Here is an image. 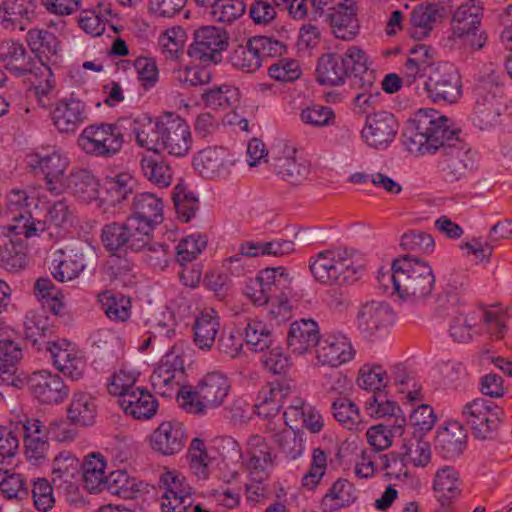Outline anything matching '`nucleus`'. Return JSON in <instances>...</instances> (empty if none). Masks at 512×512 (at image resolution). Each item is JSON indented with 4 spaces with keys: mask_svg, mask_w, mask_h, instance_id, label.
<instances>
[{
    "mask_svg": "<svg viewBox=\"0 0 512 512\" xmlns=\"http://www.w3.org/2000/svg\"><path fill=\"white\" fill-rule=\"evenodd\" d=\"M105 488L110 493L126 499L134 498L135 493L139 491L136 488L135 480L131 479L123 470L111 472L106 478Z\"/></svg>",
    "mask_w": 512,
    "mask_h": 512,
    "instance_id": "obj_55",
    "label": "nucleus"
},
{
    "mask_svg": "<svg viewBox=\"0 0 512 512\" xmlns=\"http://www.w3.org/2000/svg\"><path fill=\"white\" fill-rule=\"evenodd\" d=\"M190 468L193 473L201 479H206L209 475L208 464L209 456L206 451L205 443L200 438H194L189 447Z\"/></svg>",
    "mask_w": 512,
    "mask_h": 512,
    "instance_id": "obj_59",
    "label": "nucleus"
},
{
    "mask_svg": "<svg viewBox=\"0 0 512 512\" xmlns=\"http://www.w3.org/2000/svg\"><path fill=\"white\" fill-rule=\"evenodd\" d=\"M483 8L476 0L461 4L452 15V35H463L464 32L481 26Z\"/></svg>",
    "mask_w": 512,
    "mask_h": 512,
    "instance_id": "obj_37",
    "label": "nucleus"
},
{
    "mask_svg": "<svg viewBox=\"0 0 512 512\" xmlns=\"http://www.w3.org/2000/svg\"><path fill=\"white\" fill-rule=\"evenodd\" d=\"M219 328L220 321L218 316L202 313L193 324L195 345L203 351H209L215 343Z\"/></svg>",
    "mask_w": 512,
    "mask_h": 512,
    "instance_id": "obj_39",
    "label": "nucleus"
},
{
    "mask_svg": "<svg viewBox=\"0 0 512 512\" xmlns=\"http://www.w3.org/2000/svg\"><path fill=\"white\" fill-rule=\"evenodd\" d=\"M35 4L32 0H4L0 7V14L5 22H11L25 30L27 23L34 14Z\"/></svg>",
    "mask_w": 512,
    "mask_h": 512,
    "instance_id": "obj_44",
    "label": "nucleus"
},
{
    "mask_svg": "<svg viewBox=\"0 0 512 512\" xmlns=\"http://www.w3.org/2000/svg\"><path fill=\"white\" fill-rule=\"evenodd\" d=\"M85 118V105L78 100L61 101L52 112V120L56 126L81 125Z\"/></svg>",
    "mask_w": 512,
    "mask_h": 512,
    "instance_id": "obj_48",
    "label": "nucleus"
},
{
    "mask_svg": "<svg viewBox=\"0 0 512 512\" xmlns=\"http://www.w3.org/2000/svg\"><path fill=\"white\" fill-rule=\"evenodd\" d=\"M328 17L336 38L349 41L358 34L359 25L353 0H346L333 7Z\"/></svg>",
    "mask_w": 512,
    "mask_h": 512,
    "instance_id": "obj_20",
    "label": "nucleus"
},
{
    "mask_svg": "<svg viewBox=\"0 0 512 512\" xmlns=\"http://www.w3.org/2000/svg\"><path fill=\"white\" fill-rule=\"evenodd\" d=\"M254 37L247 41L246 45L237 46L230 54L229 61L237 69L253 73L261 67L259 50L254 47Z\"/></svg>",
    "mask_w": 512,
    "mask_h": 512,
    "instance_id": "obj_47",
    "label": "nucleus"
},
{
    "mask_svg": "<svg viewBox=\"0 0 512 512\" xmlns=\"http://www.w3.org/2000/svg\"><path fill=\"white\" fill-rule=\"evenodd\" d=\"M26 265V247L19 240H14L0 229V267L7 271L17 272Z\"/></svg>",
    "mask_w": 512,
    "mask_h": 512,
    "instance_id": "obj_34",
    "label": "nucleus"
},
{
    "mask_svg": "<svg viewBox=\"0 0 512 512\" xmlns=\"http://www.w3.org/2000/svg\"><path fill=\"white\" fill-rule=\"evenodd\" d=\"M144 177L158 187H167L172 181V170L161 153L142 154L140 160Z\"/></svg>",
    "mask_w": 512,
    "mask_h": 512,
    "instance_id": "obj_36",
    "label": "nucleus"
},
{
    "mask_svg": "<svg viewBox=\"0 0 512 512\" xmlns=\"http://www.w3.org/2000/svg\"><path fill=\"white\" fill-rule=\"evenodd\" d=\"M341 58V65H345L346 77L351 79V83L356 88H371L376 80L374 70L367 66V57L363 50L356 46L347 49Z\"/></svg>",
    "mask_w": 512,
    "mask_h": 512,
    "instance_id": "obj_18",
    "label": "nucleus"
},
{
    "mask_svg": "<svg viewBox=\"0 0 512 512\" xmlns=\"http://www.w3.org/2000/svg\"><path fill=\"white\" fill-rule=\"evenodd\" d=\"M185 441L183 425L175 421L162 422L150 435L151 448L165 456L179 453Z\"/></svg>",
    "mask_w": 512,
    "mask_h": 512,
    "instance_id": "obj_17",
    "label": "nucleus"
},
{
    "mask_svg": "<svg viewBox=\"0 0 512 512\" xmlns=\"http://www.w3.org/2000/svg\"><path fill=\"white\" fill-rule=\"evenodd\" d=\"M185 31L180 27L167 29L159 38V44L166 54V58L177 59L182 52L185 43Z\"/></svg>",
    "mask_w": 512,
    "mask_h": 512,
    "instance_id": "obj_61",
    "label": "nucleus"
},
{
    "mask_svg": "<svg viewBox=\"0 0 512 512\" xmlns=\"http://www.w3.org/2000/svg\"><path fill=\"white\" fill-rule=\"evenodd\" d=\"M159 486L163 489V494L171 495L177 502V506L172 511H187L192 505L191 487L186 483L185 478L176 475L173 472H166L160 476ZM171 509V507H169Z\"/></svg>",
    "mask_w": 512,
    "mask_h": 512,
    "instance_id": "obj_38",
    "label": "nucleus"
},
{
    "mask_svg": "<svg viewBox=\"0 0 512 512\" xmlns=\"http://www.w3.org/2000/svg\"><path fill=\"white\" fill-rule=\"evenodd\" d=\"M326 469V453L320 448L314 449L310 469L302 478L303 486L309 490L315 489L323 478Z\"/></svg>",
    "mask_w": 512,
    "mask_h": 512,
    "instance_id": "obj_63",
    "label": "nucleus"
},
{
    "mask_svg": "<svg viewBox=\"0 0 512 512\" xmlns=\"http://www.w3.org/2000/svg\"><path fill=\"white\" fill-rule=\"evenodd\" d=\"M28 165L36 174L44 175L47 189L55 195L64 191L61 178L69 165V159L59 149L51 148L50 152L36 151L28 156Z\"/></svg>",
    "mask_w": 512,
    "mask_h": 512,
    "instance_id": "obj_7",
    "label": "nucleus"
},
{
    "mask_svg": "<svg viewBox=\"0 0 512 512\" xmlns=\"http://www.w3.org/2000/svg\"><path fill=\"white\" fill-rule=\"evenodd\" d=\"M461 484L460 473L453 466H442L435 472L432 488L442 510L449 512L460 498Z\"/></svg>",
    "mask_w": 512,
    "mask_h": 512,
    "instance_id": "obj_16",
    "label": "nucleus"
},
{
    "mask_svg": "<svg viewBox=\"0 0 512 512\" xmlns=\"http://www.w3.org/2000/svg\"><path fill=\"white\" fill-rule=\"evenodd\" d=\"M23 429L29 457L36 460L44 458L49 441V425L37 418H30L23 423Z\"/></svg>",
    "mask_w": 512,
    "mask_h": 512,
    "instance_id": "obj_31",
    "label": "nucleus"
},
{
    "mask_svg": "<svg viewBox=\"0 0 512 512\" xmlns=\"http://www.w3.org/2000/svg\"><path fill=\"white\" fill-rule=\"evenodd\" d=\"M458 131L450 130L440 147L443 150L442 170L451 180L461 179L474 165L470 148L459 139Z\"/></svg>",
    "mask_w": 512,
    "mask_h": 512,
    "instance_id": "obj_8",
    "label": "nucleus"
},
{
    "mask_svg": "<svg viewBox=\"0 0 512 512\" xmlns=\"http://www.w3.org/2000/svg\"><path fill=\"white\" fill-rule=\"evenodd\" d=\"M106 462L100 454H91L81 465L82 479L85 488L90 492H97L105 488Z\"/></svg>",
    "mask_w": 512,
    "mask_h": 512,
    "instance_id": "obj_43",
    "label": "nucleus"
},
{
    "mask_svg": "<svg viewBox=\"0 0 512 512\" xmlns=\"http://www.w3.org/2000/svg\"><path fill=\"white\" fill-rule=\"evenodd\" d=\"M467 433L458 422L449 424L437 432L435 450L444 459L458 458L466 447Z\"/></svg>",
    "mask_w": 512,
    "mask_h": 512,
    "instance_id": "obj_23",
    "label": "nucleus"
},
{
    "mask_svg": "<svg viewBox=\"0 0 512 512\" xmlns=\"http://www.w3.org/2000/svg\"><path fill=\"white\" fill-rule=\"evenodd\" d=\"M0 62L16 77L40 74L34 58L28 55L23 44L12 39L0 43Z\"/></svg>",
    "mask_w": 512,
    "mask_h": 512,
    "instance_id": "obj_15",
    "label": "nucleus"
},
{
    "mask_svg": "<svg viewBox=\"0 0 512 512\" xmlns=\"http://www.w3.org/2000/svg\"><path fill=\"white\" fill-rule=\"evenodd\" d=\"M450 130H404L402 142L406 149L416 156L433 154L443 145Z\"/></svg>",
    "mask_w": 512,
    "mask_h": 512,
    "instance_id": "obj_21",
    "label": "nucleus"
},
{
    "mask_svg": "<svg viewBox=\"0 0 512 512\" xmlns=\"http://www.w3.org/2000/svg\"><path fill=\"white\" fill-rule=\"evenodd\" d=\"M331 410L334 418L348 430L356 429L361 422L358 407L346 397L335 399L332 402Z\"/></svg>",
    "mask_w": 512,
    "mask_h": 512,
    "instance_id": "obj_52",
    "label": "nucleus"
},
{
    "mask_svg": "<svg viewBox=\"0 0 512 512\" xmlns=\"http://www.w3.org/2000/svg\"><path fill=\"white\" fill-rule=\"evenodd\" d=\"M172 200L179 219L189 222L199 208V199L188 189L185 182L180 181L173 190Z\"/></svg>",
    "mask_w": 512,
    "mask_h": 512,
    "instance_id": "obj_46",
    "label": "nucleus"
},
{
    "mask_svg": "<svg viewBox=\"0 0 512 512\" xmlns=\"http://www.w3.org/2000/svg\"><path fill=\"white\" fill-rule=\"evenodd\" d=\"M67 189L77 199L89 203L99 196V181L90 170L73 169L66 178L64 189Z\"/></svg>",
    "mask_w": 512,
    "mask_h": 512,
    "instance_id": "obj_28",
    "label": "nucleus"
},
{
    "mask_svg": "<svg viewBox=\"0 0 512 512\" xmlns=\"http://www.w3.org/2000/svg\"><path fill=\"white\" fill-rule=\"evenodd\" d=\"M443 316L450 318L449 332L454 341L467 343L472 339V324L466 315L465 307L452 295L445 306L440 305Z\"/></svg>",
    "mask_w": 512,
    "mask_h": 512,
    "instance_id": "obj_25",
    "label": "nucleus"
},
{
    "mask_svg": "<svg viewBox=\"0 0 512 512\" xmlns=\"http://www.w3.org/2000/svg\"><path fill=\"white\" fill-rule=\"evenodd\" d=\"M353 357L352 345L344 337L329 335L321 339L316 348V358L322 365L338 367Z\"/></svg>",
    "mask_w": 512,
    "mask_h": 512,
    "instance_id": "obj_22",
    "label": "nucleus"
},
{
    "mask_svg": "<svg viewBox=\"0 0 512 512\" xmlns=\"http://www.w3.org/2000/svg\"><path fill=\"white\" fill-rule=\"evenodd\" d=\"M345 65L336 54H324L317 62L316 79L322 85L338 86L344 83L346 77Z\"/></svg>",
    "mask_w": 512,
    "mask_h": 512,
    "instance_id": "obj_40",
    "label": "nucleus"
},
{
    "mask_svg": "<svg viewBox=\"0 0 512 512\" xmlns=\"http://www.w3.org/2000/svg\"><path fill=\"white\" fill-rule=\"evenodd\" d=\"M105 314L111 320L125 321L130 315V301L124 296L117 297L110 291H104L99 295Z\"/></svg>",
    "mask_w": 512,
    "mask_h": 512,
    "instance_id": "obj_57",
    "label": "nucleus"
},
{
    "mask_svg": "<svg viewBox=\"0 0 512 512\" xmlns=\"http://www.w3.org/2000/svg\"><path fill=\"white\" fill-rule=\"evenodd\" d=\"M245 341L253 351L263 352L273 343L271 330L262 321L251 320L245 328Z\"/></svg>",
    "mask_w": 512,
    "mask_h": 512,
    "instance_id": "obj_51",
    "label": "nucleus"
},
{
    "mask_svg": "<svg viewBox=\"0 0 512 512\" xmlns=\"http://www.w3.org/2000/svg\"><path fill=\"white\" fill-rule=\"evenodd\" d=\"M290 283L291 279L282 266L263 269L255 279V284H261L265 288L270 287L271 292L284 303L287 302L290 294Z\"/></svg>",
    "mask_w": 512,
    "mask_h": 512,
    "instance_id": "obj_42",
    "label": "nucleus"
},
{
    "mask_svg": "<svg viewBox=\"0 0 512 512\" xmlns=\"http://www.w3.org/2000/svg\"><path fill=\"white\" fill-rule=\"evenodd\" d=\"M28 387L34 398L46 405L64 402L70 392L59 375L46 370L32 373L28 378Z\"/></svg>",
    "mask_w": 512,
    "mask_h": 512,
    "instance_id": "obj_10",
    "label": "nucleus"
},
{
    "mask_svg": "<svg viewBox=\"0 0 512 512\" xmlns=\"http://www.w3.org/2000/svg\"><path fill=\"white\" fill-rule=\"evenodd\" d=\"M228 46L226 33L212 26L201 27L195 31L194 43L189 47L188 54L204 62L217 63L221 60V52Z\"/></svg>",
    "mask_w": 512,
    "mask_h": 512,
    "instance_id": "obj_12",
    "label": "nucleus"
},
{
    "mask_svg": "<svg viewBox=\"0 0 512 512\" xmlns=\"http://www.w3.org/2000/svg\"><path fill=\"white\" fill-rule=\"evenodd\" d=\"M193 165L203 178L225 179L231 174L235 160L227 149L215 146L198 152L193 159Z\"/></svg>",
    "mask_w": 512,
    "mask_h": 512,
    "instance_id": "obj_13",
    "label": "nucleus"
},
{
    "mask_svg": "<svg viewBox=\"0 0 512 512\" xmlns=\"http://www.w3.org/2000/svg\"><path fill=\"white\" fill-rule=\"evenodd\" d=\"M443 7L437 3L420 4L416 6L410 17L409 33L412 38L422 40L427 37L438 19L442 18Z\"/></svg>",
    "mask_w": 512,
    "mask_h": 512,
    "instance_id": "obj_29",
    "label": "nucleus"
},
{
    "mask_svg": "<svg viewBox=\"0 0 512 512\" xmlns=\"http://www.w3.org/2000/svg\"><path fill=\"white\" fill-rule=\"evenodd\" d=\"M69 420L76 425H91L96 416L94 398L85 392H76L67 408Z\"/></svg>",
    "mask_w": 512,
    "mask_h": 512,
    "instance_id": "obj_41",
    "label": "nucleus"
},
{
    "mask_svg": "<svg viewBox=\"0 0 512 512\" xmlns=\"http://www.w3.org/2000/svg\"><path fill=\"white\" fill-rule=\"evenodd\" d=\"M26 41L31 51L35 53L36 57L39 59L40 66L38 70L40 75L51 77L52 70L45 63L42 55L47 57L48 55L57 54L58 41L56 36L50 31L33 28L28 30Z\"/></svg>",
    "mask_w": 512,
    "mask_h": 512,
    "instance_id": "obj_26",
    "label": "nucleus"
},
{
    "mask_svg": "<svg viewBox=\"0 0 512 512\" xmlns=\"http://www.w3.org/2000/svg\"><path fill=\"white\" fill-rule=\"evenodd\" d=\"M390 308L383 302L371 301L357 312V327L366 337L374 335L390 319Z\"/></svg>",
    "mask_w": 512,
    "mask_h": 512,
    "instance_id": "obj_27",
    "label": "nucleus"
},
{
    "mask_svg": "<svg viewBox=\"0 0 512 512\" xmlns=\"http://www.w3.org/2000/svg\"><path fill=\"white\" fill-rule=\"evenodd\" d=\"M112 15L110 4L99 3L94 9L83 11L78 19L79 26L88 34L100 36L105 31L107 16Z\"/></svg>",
    "mask_w": 512,
    "mask_h": 512,
    "instance_id": "obj_49",
    "label": "nucleus"
},
{
    "mask_svg": "<svg viewBox=\"0 0 512 512\" xmlns=\"http://www.w3.org/2000/svg\"><path fill=\"white\" fill-rule=\"evenodd\" d=\"M313 277L323 284L343 285L354 280L356 269L346 250H325L310 258Z\"/></svg>",
    "mask_w": 512,
    "mask_h": 512,
    "instance_id": "obj_4",
    "label": "nucleus"
},
{
    "mask_svg": "<svg viewBox=\"0 0 512 512\" xmlns=\"http://www.w3.org/2000/svg\"><path fill=\"white\" fill-rule=\"evenodd\" d=\"M386 378L387 373L381 366L366 364L359 371L357 384L362 389L373 391V394L381 393L386 387Z\"/></svg>",
    "mask_w": 512,
    "mask_h": 512,
    "instance_id": "obj_56",
    "label": "nucleus"
},
{
    "mask_svg": "<svg viewBox=\"0 0 512 512\" xmlns=\"http://www.w3.org/2000/svg\"><path fill=\"white\" fill-rule=\"evenodd\" d=\"M230 389V381L224 373L209 372L193 389L180 390L181 406L188 413L204 415L208 410L222 406Z\"/></svg>",
    "mask_w": 512,
    "mask_h": 512,
    "instance_id": "obj_1",
    "label": "nucleus"
},
{
    "mask_svg": "<svg viewBox=\"0 0 512 512\" xmlns=\"http://www.w3.org/2000/svg\"><path fill=\"white\" fill-rule=\"evenodd\" d=\"M410 128H451L455 125L453 119L432 108H421L408 120Z\"/></svg>",
    "mask_w": 512,
    "mask_h": 512,
    "instance_id": "obj_50",
    "label": "nucleus"
},
{
    "mask_svg": "<svg viewBox=\"0 0 512 512\" xmlns=\"http://www.w3.org/2000/svg\"><path fill=\"white\" fill-rule=\"evenodd\" d=\"M358 498L355 486L344 478H338L321 500L323 511H335L353 504Z\"/></svg>",
    "mask_w": 512,
    "mask_h": 512,
    "instance_id": "obj_33",
    "label": "nucleus"
},
{
    "mask_svg": "<svg viewBox=\"0 0 512 512\" xmlns=\"http://www.w3.org/2000/svg\"><path fill=\"white\" fill-rule=\"evenodd\" d=\"M237 90L230 85L215 86L202 94L205 105L212 109L228 107L237 98Z\"/></svg>",
    "mask_w": 512,
    "mask_h": 512,
    "instance_id": "obj_64",
    "label": "nucleus"
},
{
    "mask_svg": "<svg viewBox=\"0 0 512 512\" xmlns=\"http://www.w3.org/2000/svg\"><path fill=\"white\" fill-rule=\"evenodd\" d=\"M119 405L127 415L135 419H151L158 410V401L148 390L136 388L119 398Z\"/></svg>",
    "mask_w": 512,
    "mask_h": 512,
    "instance_id": "obj_24",
    "label": "nucleus"
},
{
    "mask_svg": "<svg viewBox=\"0 0 512 512\" xmlns=\"http://www.w3.org/2000/svg\"><path fill=\"white\" fill-rule=\"evenodd\" d=\"M77 144L86 154L107 158L121 150L123 135L119 130H83Z\"/></svg>",
    "mask_w": 512,
    "mask_h": 512,
    "instance_id": "obj_14",
    "label": "nucleus"
},
{
    "mask_svg": "<svg viewBox=\"0 0 512 512\" xmlns=\"http://www.w3.org/2000/svg\"><path fill=\"white\" fill-rule=\"evenodd\" d=\"M104 273L111 282L126 286L132 282V265L127 259L112 256L104 267Z\"/></svg>",
    "mask_w": 512,
    "mask_h": 512,
    "instance_id": "obj_62",
    "label": "nucleus"
},
{
    "mask_svg": "<svg viewBox=\"0 0 512 512\" xmlns=\"http://www.w3.org/2000/svg\"><path fill=\"white\" fill-rule=\"evenodd\" d=\"M21 349L9 339H0V384L20 387L22 379L15 376L16 363L21 358Z\"/></svg>",
    "mask_w": 512,
    "mask_h": 512,
    "instance_id": "obj_32",
    "label": "nucleus"
},
{
    "mask_svg": "<svg viewBox=\"0 0 512 512\" xmlns=\"http://www.w3.org/2000/svg\"><path fill=\"white\" fill-rule=\"evenodd\" d=\"M428 96L434 101L454 103L461 96V81L457 70L449 63H438L425 83Z\"/></svg>",
    "mask_w": 512,
    "mask_h": 512,
    "instance_id": "obj_9",
    "label": "nucleus"
},
{
    "mask_svg": "<svg viewBox=\"0 0 512 512\" xmlns=\"http://www.w3.org/2000/svg\"><path fill=\"white\" fill-rule=\"evenodd\" d=\"M245 11L246 4L243 0H218L213 5L210 14L216 22L232 23L240 18Z\"/></svg>",
    "mask_w": 512,
    "mask_h": 512,
    "instance_id": "obj_58",
    "label": "nucleus"
},
{
    "mask_svg": "<svg viewBox=\"0 0 512 512\" xmlns=\"http://www.w3.org/2000/svg\"><path fill=\"white\" fill-rule=\"evenodd\" d=\"M504 411L485 398H476L462 409L463 421L470 427L475 438L492 439L503 422Z\"/></svg>",
    "mask_w": 512,
    "mask_h": 512,
    "instance_id": "obj_5",
    "label": "nucleus"
},
{
    "mask_svg": "<svg viewBox=\"0 0 512 512\" xmlns=\"http://www.w3.org/2000/svg\"><path fill=\"white\" fill-rule=\"evenodd\" d=\"M321 341L318 324L312 319H301L290 325L287 335L289 349L298 355L308 352Z\"/></svg>",
    "mask_w": 512,
    "mask_h": 512,
    "instance_id": "obj_19",
    "label": "nucleus"
},
{
    "mask_svg": "<svg viewBox=\"0 0 512 512\" xmlns=\"http://www.w3.org/2000/svg\"><path fill=\"white\" fill-rule=\"evenodd\" d=\"M192 147L190 130H166L162 149L174 156H185Z\"/></svg>",
    "mask_w": 512,
    "mask_h": 512,
    "instance_id": "obj_54",
    "label": "nucleus"
},
{
    "mask_svg": "<svg viewBox=\"0 0 512 512\" xmlns=\"http://www.w3.org/2000/svg\"><path fill=\"white\" fill-rule=\"evenodd\" d=\"M288 391L289 387H284L279 383H269L264 386L257 395L255 404L257 414L263 418L276 416Z\"/></svg>",
    "mask_w": 512,
    "mask_h": 512,
    "instance_id": "obj_35",
    "label": "nucleus"
},
{
    "mask_svg": "<svg viewBox=\"0 0 512 512\" xmlns=\"http://www.w3.org/2000/svg\"><path fill=\"white\" fill-rule=\"evenodd\" d=\"M298 152V147L292 141L275 138L270 144V156L266 163L282 180L300 185L310 174V164Z\"/></svg>",
    "mask_w": 512,
    "mask_h": 512,
    "instance_id": "obj_2",
    "label": "nucleus"
},
{
    "mask_svg": "<svg viewBox=\"0 0 512 512\" xmlns=\"http://www.w3.org/2000/svg\"><path fill=\"white\" fill-rule=\"evenodd\" d=\"M400 449L407 463H411L415 467H425L431 460L429 442L423 440L422 436L415 432L410 437L402 439Z\"/></svg>",
    "mask_w": 512,
    "mask_h": 512,
    "instance_id": "obj_45",
    "label": "nucleus"
},
{
    "mask_svg": "<svg viewBox=\"0 0 512 512\" xmlns=\"http://www.w3.org/2000/svg\"><path fill=\"white\" fill-rule=\"evenodd\" d=\"M163 202L156 194L143 192L136 194L132 202L131 220H135L136 225L150 239L155 226L162 223Z\"/></svg>",
    "mask_w": 512,
    "mask_h": 512,
    "instance_id": "obj_11",
    "label": "nucleus"
},
{
    "mask_svg": "<svg viewBox=\"0 0 512 512\" xmlns=\"http://www.w3.org/2000/svg\"><path fill=\"white\" fill-rule=\"evenodd\" d=\"M104 248L110 252L142 251L149 244L150 238L139 229L135 220L129 217L124 222L105 224L101 231Z\"/></svg>",
    "mask_w": 512,
    "mask_h": 512,
    "instance_id": "obj_6",
    "label": "nucleus"
},
{
    "mask_svg": "<svg viewBox=\"0 0 512 512\" xmlns=\"http://www.w3.org/2000/svg\"><path fill=\"white\" fill-rule=\"evenodd\" d=\"M399 263H402V270L396 279L400 285V298L420 301L430 296L435 285L431 266L410 253L400 257Z\"/></svg>",
    "mask_w": 512,
    "mask_h": 512,
    "instance_id": "obj_3",
    "label": "nucleus"
},
{
    "mask_svg": "<svg viewBox=\"0 0 512 512\" xmlns=\"http://www.w3.org/2000/svg\"><path fill=\"white\" fill-rule=\"evenodd\" d=\"M47 351L57 370L72 380L82 378L85 369V361L82 357L68 348H62L56 342H47Z\"/></svg>",
    "mask_w": 512,
    "mask_h": 512,
    "instance_id": "obj_30",
    "label": "nucleus"
},
{
    "mask_svg": "<svg viewBox=\"0 0 512 512\" xmlns=\"http://www.w3.org/2000/svg\"><path fill=\"white\" fill-rule=\"evenodd\" d=\"M400 246L403 250L415 254H429L434 251L433 237L420 230H412L402 235Z\"/></svg>",
    "mask_w": 512,
    "mask_h": 512,
    "instance_id": "obj_53",
    "label": "nucleus"
},
{
    "mask_svg": "<svg viewBox=\"0 0 512 512\" xmlns=\"http://www.w3.org/2000/svg\"><path fill=\"white\" fill-rule=\"evenodd\" d=\"M207 239L202 235H189L182 239L177 245L176 260L182 266L195 259L206 247Z\"/></svg>",
    "mask_w": 512,
    "mask_h": 512,
    "instance_id": "obj_60",
    "label": "nucleus"
}]
</instances>
